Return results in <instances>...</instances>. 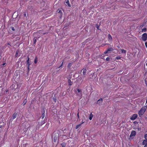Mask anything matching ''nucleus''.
<instances>
[{
    "label": "nucleus",
    "mask_w": 147,
    "mask_h": 147,
    "mask_svg": "<svg viewBox=\"0 0 147 147\" xmlns=\"http://www.w3.org/2000/svg\"><path fill=\"white\" fill-rule=\"evenodd\" d=\"M146 109L145 107H142L141 110L139 111L138 114L139 115H142L146 111Z\"/></svg>",
    "instance_id": "f257e3e1"
},
{
    "label": "nucleus",
    "mask_w": 147,
    "mask_h": 147,
    "mask_svg": "<svg viewBox=\"0 0 147 147\" xmlns=\"http://www.w3.org/2000/svg\"><path fill=\"white\" fill-rule=\"evenodd\" d=\"M142 38L143 41H146L147 39V34L144 33L142 35Z\"/></svg>",
    "instance_id": "f03ea898"
},
{
    "label": "nucleus",
    "mask_w": 147,
    "mask_h": 147,
    "mask_svg": "<svg viewBox=\"0 0 147 147\" xmlns=\"http://www.w3.org/2000/svg\"><path fill=\"white\" fill-rule=\"evenodd\" d=\"M137 117L138 115L137 114H134L130 118V119L131 120H134L137 118Z\"/></svg>",
    "instance_id": "7ed1b4c3"
},
{
    "label": "nucleus",
    "mask_w": 147,
    "mask_h": 147,
    "mask_svg": "<svg viewBox=\"0 0 147 147\" xmlns=\"http://www.w3.org/2000/svg\"><path fill=\"white\" fill-rule=\"evenodd\" d=\"M136 132L135 130H133L131 132V133L129 136V137L131 138L133 136H134L136 135Z\"/></svg>",
    "instance_id": "20e7f679"
},
{
    "label": "nucleus",
    "mask_w": 147,
    "mask_h": 147,
    "mask_svg": "<svg viewBox=\"0 0 147 147\" xmlns=\"http://www.w3.org/2000/svg\"><path fill=\"white\" fill-rule=\"evenodd\" d=\"M26 63L27 64V67H28V70H29V67L30 66V61H29V58L28 57V59L26 61Z\"/></svg>",
    "instance_id": "39448f33"
},
{
    "label": "nucleus",
    "mask_w": 147,
    "mask_h": 147,
    "mask_svg": "<svg viewBox=\"0 0 147 147\" xmlns=\"http://www.w3.org/2000/svg\"><path fill=\"white\" fill-rule=\"evenodd\" d=\"M57 12L59 14V18H61L62 17L63 14L61 10V9H59L57 10Z\"/></svg>",
    "instance_id": "423d86ee"
},
{
    "label": "nucleus",
    "mask_w": 147,
    "mask_h": 147,
    "mask_svg": "<svg viewBox=\"0 0 147 147\" xmlns=\"http://www.w3.org/2000/svg\"><path fill=\"white\" fill-rule=\"evenodd\" d=\"M82 70H83L82 73L83 75L84 76V77H85V75L86 73V69L83 68L82 69Z\"/></svg>",
    "instance_id": "0eeeda50"
},
{
    "label": "nucleus",
    "mask_w": 147,
    "mask_h": 147,
    "mask_svg": "<svg viewBox=\"0 0 147 147\" xmlns=\"http://www.w3.org/2000/svg\"><path fill=\"white\" fill-rule=\"evenodd\" d=\"M108 38L109 41H112V37L110 34H108Z\"/></svg>",
    "instance_id": "6e6552de"
},
{
    "label": "nucleus",
    "mask_w": 147,
    "mask_h": 147,
    "mask_svg": "<svg viewBox=\"0 0 147 147\" xmlns=\"http://www.w3.org/2000/svg\"><path fill=\"white\" fill-rule=\"evenodd\" d=\"M77 94L78 96V98H81L82 97V93H78V92L77 93Z\"/></svg>",
    "instance_id": "1a4fd4ad"
},
{
    "label": "nucleus",
    "mask_w": 147,
    "mask_h": 147,
    "mask_svg": "<svg viewBox=\"0 0 147 147\" xmlns=\"http://www.w3.org/2000/svg\"><path fill=\"white\" fill-rule=\"evenodd\" d=\"M68 82L69 84V85L71 86L73 84V82L71 81L70 79H68Z\"/></svg>",
    "instance_id": "9d476101"
},
{
    "label": "nucleus",
    "mask_w": 147,
    "mask_h": 147,
    "mask_svg": "<svg viewBox=\"0 0 147 147\" xmlns=\"http://www.w3.org/2000/svg\"><path fill=\"white\" fill-rule=\"evenodd\" d=\"M65 3L67 4L68 6L69 7H71V5L69 3V0H65Z\"/></svg>",
    "instance_id": "9b49d317"
},
{
    "label": "nucleus",
    "mask_w": 147,
    "mask_h": 147,
    "mask_svg": "<svg viewBox=\"0 0 147 147\" xmlns=\"http://www.w3.org/2000/svg\"><path fill=\"white\" fill-rule=\"evenodd\" d=\"M93 115L92 114V113H91L90 114L89 117V118L90 120H91L92 117H93Z\"/></svg>",
    "instance_id": "f8f14e48"
},
{
    "label": "nucleus",
    "mask_w": 147,
    "mask_h": 147,
    "mask_svg": "<svg viewBox=\"0 0 147 147\" xmlns=\"http://www.w3.org/2000/svg\"><path fill=\"white\" fill-rule=\"evenodd\" d=\"M17 115V114L16 113H14L13 115V119H15Z\"/></svg>",
    "instance_id": "ddd939ff"
},
{
    "label": "nucleus",
    "mask_w": 147,
    "mask_h": 147,
    "mask_svg": "<svg viewBox=\"0 0 147 147\" xmlns=\"http://www.w3.org/2000/svg\"><path fill=\"white\" fill-rule=\"evenodd\" d=\"M147 31V28H144L142 30L141 32H145Z\"/></svg>",
    "instance_id": "4468645a"
},
{
    "label": "nucleus",
    "mask_w": 147,
    "mask_h": 147,
    "mask_svg": "<svg viewBox=\"0 0 147 147\" xmlns=\"http://www.w3.org/2000/svg\"><path fill=\"white\" fill-rule=\"evenodd\" d=\"M45 123V122L44 121H42L41 123H39L38 125L40 126H41L42 125L44 124Z\"/></svg>",
    "instance_id": "2eb2a0df"
},
{
    "label": "nucleus",
    "mask_w": 147,
    "mask_h": 147,
    "mask_svg": "<svg viewBox=\"0 0 147 147\" xmlns=\"http://www.w3.org/2000/svg\"><path fill=\"white\" fill-rule=\"evenodd\" d=\"M147 144V139H146V140H144L143 142V144L144 145H145L146 144Z\"/></svg>",
    "instance_id": "dca6fc26"
},
{
    "label": "nucleus",
    "mask_w": 147,
    "mask_h": 147,
    "mask_svg": "<svg viewBox=\"0 0 147 147\" xmlns=\"http://www.w3.org/2000/svg\"><path fill=\"white\" fill-rule=\"evenodd\" d=\"M45 110H44L42 113V116H41L42 119H43V118L45 117Z\"/></svg>",
    "instance_id": "f3484780"
},
{
    "label": "nucleus",
    "mask_w": 147,
    "mask_h": 147,
    "mask_svg": "<svg viewBox=\"0 0 147 147\" xmlns=\"http://www.w3.org/2000/svg\"><path fill=\"white\" fill-rule=\"evenodd\" d=\"M37 61H38V58H37V57H36L34 59V63L35 64H36L37 63Z\"/></svg>",
    "instance_id": "a211bd4d"
},
{
    "label": "nucleus",
    "mask_w": 147,
    "mask_h": 147,
    "mask_svg": "<svg viewBox=\"0 0 147 147\" xmlns=\"http://www.w3.org/2000/svg\"><path fill=\"white\" fill-rule=\"evenodd\" d=\"M36 38L35 37L34 39V44L35 45L36 44Z\"/></svg>",
    "instance_id": "6ab92c4d"
},
{
    "label": "nucleus",
    "mask_w": 147,
    "mask_h": 147,
    "mask_svg": "<svg viewBox=\"0 0 147 147\" xmlns=\"http://www.w3.org/2000/svg\"><path fill=\"white\" fill-rule=\"evenodd\" d=\"M121 51L122 53H126V51L125 50H124L123 49H121Z\"/></svg>",
    "instance_id": "aec40b11"
},
{
    "label": "nucleus",
    "mask_w": 147,
    "mask_h": 147,
    "mask_svg": "<svg viewBox=\"0 0 147 147\" xmlns=\"http://www.w3.org/2000/svg\"><path fill=\"white\" fill-rule=\"evenodd\" d=\"M61 145L62 146V147H65V144L64 142H63L61 144Z\"/></svg>",
    "instance_id": "412c9836"
},
{
    "label": "nucleus",
    "mask_w": 147,
    "mask_h": 147,
    "mask_svg": "<svg viewBox=\"0 0 147 147\" xmlns=\"http://www.w3.org/2000/svg\"><path fill=\"white\" fill-rule=\"evenodd\" d=\"M81 89H80L78 88L77 89V92L79 93H82Z\"/></svg>",
    "instance_id": "4be33fe9"
},
{
    "label": "nucleus",
    "mask_w": 147,
    "mask_h": 147,
    "mask_svg": "<svg viewBox=\"0 0 147 147\" xmlns=\"http://www.w3.org/2000/svg\"><path fill=\"white\" fill-rule=\"evenodd\" d=\"M81 125V124H79L76 125V129H78Z\"/></svg>",
    "instance_id": "5701e85b"
},
{
    "label": "nucleus",
    "mask_w": 147,
    "mask_h": 147,
    "mask_svg": "<svg viewBox=\"0 0 147 147\" xmlns=\"http://www.w3.org/2000/svg\"><path fill=\"white\" fill-rule=\"evenodd\" d=\"M107 50L108 51H112L113 50V49L112 48H108V49H107Z\"/></svg>",
    "instance_id": "b1692460"
},
{
    "label": "nucleus",
    "mask_w": 147,
    "mask_h": 147,
    "mask_svg": "<svg viewBox=\"0 0 147 147\" xmlns=\"http://www.w3.org/2000/svg\"><path fill=\"white\" fill-rule=\"evenodd\" d=\"M18 51H16V55H15L16 57H17L18 56Z\"/></svg>",
    "instance_id": "393cba45"
},
{
    "label": "nucleus",
    "mask_w": 147,
    "mask_h": 147,
    "mask_svg": "<svg viewBox=\"0 0 147 147\" xmlns=\"http://www.w3.org/2000/svg\"><path fill=\"white\" fill-rule=\"evenodd\" d=\"M72 63H69L68 64V67L69 68L70 67H71V66L72 65Z\"/></svg>",
    "instance_id": "a878e982"
},
{
    "label": "nucleus",
    "mask_w": 147,
    "mask_h": 147,
    "mask_svg": "<svg viewBox=\"0 0 147 147\" xmlns=\"http://www.w3.org/2000/svg\"><path fill=\"white\" fill-rule=\"evenodd\" d=\"M116 58L118 60L120 59L121 58V57H120L117 56L116 57Z\"/></svg>",
    "instance_id": "bb28decb"
},
{
    "label": "nucleus",
    "mask_w": 147,
    "mask_h": 147,
    "mask_svg": "<svg viewBox=\"0 0 147 147\" xmlns=\"http://www.w3.org/2000/svg\"><path fill=\"white\" fill-rule=\"evenodd\" d=\"M96 28H97V29L98 30L99 29V26L98 24H97L96 25Z\"/></svg>",
    "instance_id": "cd10ccee"
},
{
    "label": "nucleus",
    "mask_w": 147,
    "mask_h": 147,
    "mask_svg": "<svg viewBox=\"0 0 147 147\" xmlns=\"http://www.w3.org/2000/svg\"><path fill=\"white\" fill-rule=\"evenodd\" d=\"M63 61L61 65L58 67V68H60L62 66V65H63Z\"/></svg>",
    "instance_id": "c85d7f7f"
},
{
    "label": "nucleus",
    "mask_w": 147,
    "mask_h": 147,
    "mask_svg": "<svg viewBox=\"0 0 147 147\" xmlns=\"http://www.w3.org/2000/svg\"><path fill=\"white\" fill-rule=\"evenodd\" d=\"M103 99L102 98H100L99 100H98L97 101H102Z\"/></svg>",
    "instance_id": "c756f323"
},
{
    "label": "nucleus",
    "mask_w": 147,
    "mask_h": 147,
    "mask_svg": "<svg viewBox=\"0 0 147 147\" xmlns=\"http://www.w3.org/2000/svg\"><path fill=\"white\" fill-rule=\"evenodd\" d=\"M106 61H109L110 60V58L109 57H107L106 59Z\"/></svg>",
    "instance_id": "7c9ffc66"
},
{
    "label": "nucleus",
    "mask_w": 147,
    "mask_h": 147,
    "mask_svg": "<svg viewBox=\"0 0 147 147\" xmlns=\"http://www.w3.org/2000/svg\"><path fill=\"white\" fill-rule=\"evenodd\" d=\"M144 137L146 139H147V134L145 135Z\"/></svg>",
    "instance_id": "2f4dec72"
},
{
    "label": "nucleus",
    "mask_w": 147,
    "mask_h": 147,
    "mask_svg": "<svg viewBox=\"0 0 147 147\" xmlns=\"http://www.w3.org/2000/svg\"><path fill=\"white\" fill-rule=\"evenodd\" d=\"M11 29L12 31H14L15 30L14 28L13 27H12L11 28Z\"/></svg>",
    "instance_id": "473e14b6"
},
{
    "label": "nucleus",
    "mask_w": 147,
    "mask_h": 147,
    "mask_svg": "<svg viewBox=\"0 0 147 147\" xmlns=\"http://www.w3.org/2000/svg\"><path fill=\"white\" fill-rule=\"evenodd\" d=\"M84 122H85L84 121H82L81 123L80 124H81V125L82 124H83L84 123Z\"/></svg>",
    "instance_id": "72a5a7b5"
},
{
    "label": "nucleus",
    "mask_w": 147,
    "mask_h": 147,
    "mask_svg": "<svg viewBox=\"0 0 147 147\" xmlns=\"http://www.w3.org/2000/svg\"><path fill=\"white\" fill-rule=\"evenodd\" d=\"M145 44L146 47L147 48V42H145Z\"/></svg>",
    "instance_id": "f704fd0d"
},
{
    "label": "nucleus",
    "mask_w": 147,
    "mask_h": 147,
    "mask_svg": "<svg viewBox=\"0 0 147 147\" xmlns=\"http://www.w3.org/2000/svg\"><path fill=\"white\" fill-rule=\"evenodd\" d=\"M108 52V50H107L106 51H105V52L104 53L106 54V53H107Z\"/></svg>",
    "instance_id": "c9c22d12"
},
{
    "label": "nucleus",
    "mask_w": 147,
    "mask_h": 147,
    "mask_svg": "<svg viewBox=\"0 0 147 147\" xmlns=\"http://www.w3.org/2000/svg\"><path fill=\"white\" fill-rule=\"evenodd\" d=\"M26 103V102H23V104H24L23 105H25Z\"/></svg>",
    "instance_id": "e433bc0d"
},
{
    "label": "nucleus",
    "mask_w": 147,
    "mask_h": 147,
    "mask_svg": "<svg viewBox=\"0 0 147 147\" xmlns=\"http://www.w3.org/2000/svg\"><path fill=\"white\" fill-rule=\"evenodd\" d=\"M77 116H78V118L79 119V113H78V114H77Z\"/></svg>",
    "instance_id": "4c0bfd02"
},
{
    "label": "nucleus",
    "mask_w": 147,
    "mask_h": 147,
    "mask_svg": "<svg viewBox=\"0 0 147 147\" xmlns=\"http://www.w3.org/2000/svg\"><path fill=\"white\" fill-rule=\"evenodd\" d=\"M7 45H10V46H11V45L10 44V43H9V42H8V43H7Z\"/></svg>",
    "instance_id": "58836bf2"
},
{
    "label": "nucleus",
    "mask_w": 147,
    "mask_h": 147,
    "mask_svg": "<svg viewBox=\"0 0 147 147\" xmlns=\"http://www.w3.org/2000/svg\"><path fill=\"white\" fill-rule=\"evenodd\" d=\"M5 64H6L5 63H4L2 65H4Z\"/></svg>",
    "instance_id": "ea45409f"
},
{
    "label": "nucleus",
    "mask_w": 147,
    "mask_h": 147,
    "mask_svg": "<svg viewBox=\"0 0 147 147\" xmlns=\"http://www.w3.org/2000/svg\"><path fill=\"white\" fill-rule=\"evenodd\" d=\"M144 147H147V144H146L145 146H144Z\"/></svg>",
    "instance_id": "a19ab883"
},
{
    "label": "nucleus",
    "mask_w": 147,
    "mask_h": 147,
    "mask_svg": "<svg viewBox=\"0 0 147 147\" xmlns=\"http://www.w3.org/2000/svg\"><path fill=\"white\" fill-rule=\"evenodd\" d=\"M17 39H18V40H19V39H20V38H19V37H18V38H17Z\"/></svg>",
    "instance_id": "79ce46f5"
},
{
    "label": "nucleus",
    "mask_w": 147,
    "mask_h": 147,
    "mask_svg": "<svg viewBox=\"0 0 147 147\" xmlns=\"http://www.w3.org/2000/svg\"><path fill=\"white\" fill-rule=\"evenodd\" d=\"M24 16L25 17L26 16V13H25L24 14Z\"/></svg>",
    "instance_id": "37998d69"
},
{
    "label": "nucleus",
    "mask_w": 147,
    "mask_h": 147,
    "mask_svg": "<svg viewBox=\"0 0 147 147\" xmlns=\"http://www.w3.org/2000/svg\"><path fill=\"white\" fill-rule=\"evenodd\" d=\"M1 127H2V125H0V128H1Z\"/></svg>",
    "instance_id": "c03bdc74"
},
{
    "label": "nucleus",
    "mask_w": 147,
    "mask_h": 147,
    "mask_svg": "<svg viewBox=\"0 0 147 147\" xmlns=\"http://www.w3.org/2000/svg\"><path fill=\"white\" fill-rule=\"evenodd\" d=\"M146 65L147 66V63L146 64Z\"/></svg>",
    "instance_id": "a18cd8bd"
},
{
    "label": "nucleus",
    "mask_w": 147,
    "mask_h": 147,
    "mask_svg": "<svg viewBox=\"0 0 147 147\" xmlns=\"http://www.w3.org/2000/svg\"><path fill=\"white\" fill-rule=\"evenodd\" d=\"M54 100H55V98H54Z\"/></svg>",
    "instance_id": "49530a36"
},
{
    "label": "nucleus",
    "mask_w": 147,
    "mask_h": 147,
    "mask_svg": "<svg viewBox=\"0 0 147 147\" xmlns=\"http://www.w3.org/2000/svg\"><path fill=\"white\" fill-rule=\"evenodd\" d=\"M54 100H55V98H54Z\"/></svg>",
    "instance_id": "de8ad7c7"
},
{
    "label": "nucleus",
    "mask_w": 147,
    "mask_h": 147,
    "mask_svg": "<svg viewBox=\"0 0 147 147\" xmlns=\"http://www.w3.org/2000/svg\"><path fill=\"white\" fill-rule=\"evenodd\" d=\"M100 0L101 1H102V0Z\"/></svg>",
    "instance_id": "09e8293b"
},
{
    "label": "nucleus",
    "mask_w": 147,
    "mask_h": 147,
    "mask_svg": "<svg viewBox=\"0 0 147 147\" xmlns=\"http://www.w3.org/2000/svg\"><path fill=\"white\" fill-rule=\"evenodd\" d=\"M146 103H147V102H146Z\"/></svg>",
    "instance_id": "8fccbe9b"
}]
</instances>
